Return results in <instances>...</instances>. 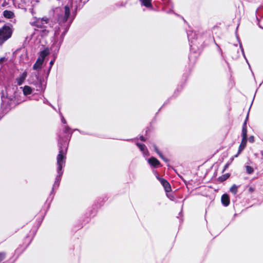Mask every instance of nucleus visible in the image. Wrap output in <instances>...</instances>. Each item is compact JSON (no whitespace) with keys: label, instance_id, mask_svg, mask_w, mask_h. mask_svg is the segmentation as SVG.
Masks as SVG:
<instances>
[{"label":"nucleus","instance_id":"obj_1","mask_svg":"<svg viewBox=\"0 0 263 263\" xmlns=\"http://www.w3.org/2000/svg\"><path fill=\"white\" fill-rule=\"evenodd\" d=\"M32 25L39 28H45L42 30V35H47L52 29L54 31L55 35L59 33V26L46 17L36 19L32 23Z\"/></svg>","mask_w":263,"mask_h":263},{"label":"nucleus","instance_id":"obj_2","mask_svg":"<svg viewBox=\"0 0 263 263\" xmlns=\"http://www.w3.org/2000/svg\"><path fill=\"white\" fill-rule=\"evenodd\" d=\"M66 146H65V148L64 149L61 147H60L59 150V153L57 156V164H58V176L56 178V180L54 183V186L55 185L56 183H58L60 180V178L62 175V172H61L62 168L63 166L65 165V159H66Z\"/></svg>","mask_w":263,"mask_h":263},{"label":"nucleus","instance_id":"obj_3","mask_svg":"<svg viewBox=\"0 0 263 263\" xmlns=\"http://www.w3.org/2000/svg\"><path fill=\"white\" fill-rule=\"evenodd\" d=\"M13 31L11 25H4L0 28V46L11 37Z\"/></svg>","mask_w":263,"mask_h":263},{"label":"nucleus","instance_id":"obj_4","mask_svg":"<svg viewBox=\"0 0 263 263\" xmlns=\"http://www.w3.org/2000/svg\"><path fill=\"white\" fill-rule=\"evenodd\" d=\"M49 51L48 49L44 50L40 52L39 57L37 58L35 63L33 66V69L34 70H37L41 68L42 65L43 63L45 58L49 54Z\"/></svg>","mask_w":263,"mask_h":263},{"label":"nucleus","instance_id":"obj_5","mask_svg":"<svg viewBox=\"0 0 263 263\" xmlns=\"http://www.w3.org/2000/svg\"><path fill=\"white\" fill-rule=\"evenodd\" d=\"M69 14H70L69 8L68 6H66L64 8V14H61L59 17L58 20L59 21V24H60L61 23L65 22L67 20V18H68V17L69 16Z\"/></svg>","mask_w":263,"mask_h":263},{"label":"nucleus","instance_id":"obj_6","mask_svg":"<svg viewBox=\"0 0 263 263\" xmlns=\"http://www.w3.org/2000/svg\"><path fill=\"white\" fill-rule=\"evenodd\" d=\"M27 72L26 71H24L20 76L19 77L16 79L17 83L18 85H21L23 83L27 77Z\"/></svg>","mask_w":263,"mask_h":263},{"label":"nucleus","instance_id":"obj_7","mask_svg":"<svg viewBox=\"0 0 263 263\" xmlns=\"http://www.w3.org/2000/svg\"><path fill=\"white\" fill-rule=\"evenodd\" d=\"M160 182L164 187L166 192H169L171 191L170 184L165 179H160Z\"/></svg>","mask_w":263,"mask_h":263},{"label":"nucleus","instance_id":"obj_8","mask_svg":"<svg viewBox=\"0 0 263 263\" xmlns=\"http://www.w3.org/2000/svg\"><path fill=\"white\" fill-rule=\"evenodd\" d=\"M247 139H245V140H244L243 138H242L241 144L239 147L238 153L237 155H236L235 156V157H237L238 156V155L241 152V151L245 148V147L246 145V144H247Z\"/></svg>","mask_w":263,"mask_h":263},{"label":"nucleus","instance_id":"obj_9","mask_svg":"<svg viewBox=\"0 0 263 263\" xmlns=\"http://www.w3.org/2000/svg\"><path fill=\"white\" fill-rule=\"evenodd\" d=\"M148 163L154 167H157L160 164V162L155 158L151 157L148 160Z\"/></svg>","mask_w":263,"mask_h":263},{"label":"nucleus","instance_id":"obj_10","mask_svg":"<svg viewBox=\"0 0 263 263\" xmlns=\"http://www.w3.org/2000/svg\"><path fill=\"white\" fill-rule=\"evenodd\" d=\"M221 202L224 206H228L230 203V199L228 195L224 194L221 197Z\"/></svg>","mask_w":263,"mask_h":263},{"label":"nucleus","instance_id":"obj_11","mask_svg":"<svg viewBox=\"0 0 263 263\" xmlns=\"http://www.w3.org/2000/svg\"><path fill=\"white\" fill-rule=\"evenodd\" d=\"M3 15L5 18L9 19L12 18L14 16V13L12 11L9 10H5L3 12Z\"/></svg>","mask_w":263,"mask_h":263},{"label":"nucleus","instance_id":"obj_12","mask_svg":"<svg viewBox=\"0 0 263 263\" xmlns=\"http://www.w3.org/2000/svg\"><path fill=\"white\" fill-rule=\"evenodd\" d=\"M242 138L247 139V129L246 126V121L245 122L242 129Z\"/></svg>","mask_w":263,"mask_h":263},{"label":"nucleus","instance_id":"obj_13","mask_svg":"<svg viewBox=\"0 0 263 263\" xmlns=\"http://www.w3.org/2000/svg\"><path fill=\"white\" fill-rule=\"evenodd\" d=\"M32 92V89L29 86H25L23 88V93L25 95H28Z\"/></svg>","mask_w":263,"mask_h":263},{"label":"nucleus","instance_id":"obj_14","mask_svg":"<svg viewBox=\"0 0 263 263\" xmlns=\"http://www.w3.org/2000/svg\"><path fill=\"white\" fill-rule=\"evenodd\" d=\"M142 4L146 7H150L152 6V0H140Z\"/></svg>","mask_w":263,"mask_h":263},{"label":"nucleus","instance_id":"obj_15","mask_svg":"<svg viewBox=\"0 0 263 263\" xmlns=\"http://www.w3.org/2000/svg\"><path fill=\"white\" fill-rule=\"evenodd\" d=\"M137 146L140 148V149L143 152V154H146L147 153V151L145 145L141 144L139 143H137Z\"/></svg>","mask_w":263,"mask_h":263},{"label":"nucleus","instance_id":"obj_16","mask_svg":"<svg viewBox=\"0 0 263 263\" xmlns=\"http://www.w3.org/2000/svg\"><path fill=\"white\" fill-rule=\"evenodd\" d=\"M238 186L235 184L233 185L230 188V191L233 194L235 195L237 193Z\"/></svg>","mask_w":263,"mask_h":263},{"label":"nucleus","instance_id":"obj_17","mask_svg":"<svg viewBox=\"0 0 263 263\" xmlns=\"http://www.w3.org/2000/svg\"><path fill=\"white\" fill-rule=\"evenodd\" d=\"M246 171H247V173L249 174H251L254 172L253 168L250 166L247 165L246 166Z\"/></svg>","mask_w":263,"mask_h":263},{"label":"nucleus","instance_id":"obj_18","mask_svg":"<svg viewBox=\"0 0 263 263\" xmlns=\"http://www.w3.org/2000/svg\"><path fill=\"white\" fill-rule=\"evenodd\" d=\"M155 151L156 152V153H157L159 155V156H160V157H161V158H162L164 161H167V160L166 158H165L163 156V155H162V154H161V153H160L159 152V151H158V149L157 147H156V146L155 147Z\"/></svg>","mask_w":263,"mask_h":263},{"label":"nucleus","instance_id":"obj_19","mask_svg":"<svg viewBox=\"0 0 263 263\" xmlns=\"http://www.w3.org/2000/svg\"><path fill=\"white\" fill-rule=\"evenodd\" d=\"M155 151L156 152V153H157L159 155V156H160V157H161V158H162L164 161H167V160L166 158H165L163 156V155H162V154H161V153H160L159 152V151H158V149L157 147H156V146L155 147Z\"/></svg>","mask_w":263,"mask_h":263},{"label":"nucleus","instance_id":"obj_20","mask_svg":"<svg viewBox=\"0 0 263 263\" xmlns=\"http://www.w3.org/2000/svg\"><path fill=\"white\" fill-rule=\"evenodd\" d=\"M5 257V254L4 253H0V261L4 259Z\"/></svg>","mask_w":263,"mask_h":263},{"label":"nucleus","instance_id":"obj_21","mask_svg":"<svg viewBox=\"0 0 263 263\" xmlns=\"http://www.w3.org/2000/svg\"><path fill=\"white\" fill-rule=\"evenodd\" d=\"M249 140L250 142H253L254 141V138L253 136H250L249 138Z\"/></svg>","mask_w":263,"mask_h":263},{"label":"nucleus","instance_id":"obj_22","mask_svg":"<svg viewBox=\"0 0 263 263\" xmlns=\"http://www.w3.org/2000/svg\"><path fill=\"white\" fill-rule=\"evenodd\" d=\"M53 62H54L53 61H50V69L51 68L52 66L53 65Z\"/></svg>","mask_w":263,"mask_h":263},{"label":"nucleus","instance_id":"obj_23","mask_svg":"<svg viewBox=\"0 0 263 263\" xmlns=\"http://www.w3.org/2000/svg\"><path fill=\"white\" fill-rule=\"evenodd\" d=\"M4 60V58H2L0 59V64H1Z\"/></svg>","mask_w":263,"mask_h":263},{"label":"nucleus","instance_id":"obj_24","mask_svg":"<svg viewBox=\"0 0 263 263\" xmlns=\"http://www.w3.org/2000/svg\"><path fill=\"white\" fill-rule=\"evenodd\" d=\"M156 178L158 179V180H159L160 181V179H163V178H160V177H159L158 176H156Z\"/></svg>","mask_w":263,"mask_h":263},{"label":"nucleus","instance_id":"obj_25","mask_svg":"<svg viewBox=\"0 0 263 263\" xmlns=\"http://www.w3.org/2000/svg\"><path fill=\"white\" fill-rule=\"evenodd\" d=\"M62 122H63L64 124H65V123H66V121H65V120L64 118H62Z\"/></svg>","mask_w":263,"mask_h":263},{"label":"nucleus","instance_id":"obj_26","mask_svg":"<svg viewBox=\"0 0 263 263\" xmlns=\"http://www.w3.org/2000/svg\"><path fill=\"white\" fill-rule=\"evenodd\" d=\"M140 139H141V140H142V141L144 140V138H143V137H142V136H141V137H140Z\"/></svg>","mask_w":263,"mask_h":263},{"label":"nucleus","instance_id":"obj_27","mask_svg":"<svg viewBox=\"0 0 263 263\" xmlns=\"http://www.w3.org/2000/svg\"><path fill=\"white\" fill-rule=\"evenodd\" d=\"M228 177V176H227L226 177H224V178L222 179V180H226Z\"/></svg>","mask_w":263,"mask_h":263},{"label":"nucleus","instance_id":"obj_28","mask_svg":"<svg viewBox=\"0 0 263 263\" xmlns=\"http://www.w3.org/2000/svg\"><path fill=\"white\" fill-rule=\"evenodd\" d=\"M242 51L243 53V49H242Z\"/></svg>","mask_w":263,"mask_h":263}]
</instances>
